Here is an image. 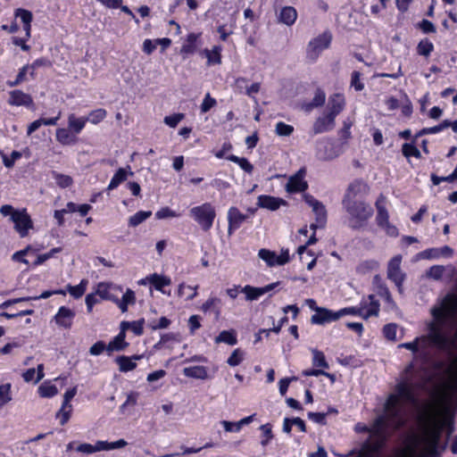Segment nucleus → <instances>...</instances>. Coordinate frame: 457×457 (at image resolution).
<instances>
[{
    "label": "nucleus",
    "instance_id": "obj_1",
    "mask_svg": "<svg viewBox=\"0 0 457 457\" xmlns=\"http://www.w3.org/2000/svg\"><path fill=\"white\" fill-rule=\"evenodd\" d=\"M456 312L457 295H447L440 307H434L431 310L434 320L428 324V335L416 337L411 342L403 343L399 347L416 353L419 352V343H428L436 349L447 353L453 358L449 370H457V355L453 353L456 348V339L442 330L443 327L447 324L450 319L455 316Z\"/></svg>",
    "mask_w": 457,
    "mask_h": 457
},
{
    "label": "nucleus",
    "instance_id": "obj_2",
    "mask_svg": "<svg viewBox=\"0 0 457 457\" xmlns=\"http://www.w3.org/2000/svg\"><path fill=\"white\" fill-rule=\"evenodd\" d=\"M369 187L361 179H355L351 182L344 195L342 205L353 222V228H360L366 225L373 216L374 210L366 201L357 198L359 195H366Z\"/></svg>",
    "mask_w": 457,
    "mask_h": 457
},
{
    "label": "nucleus",
    "instance_id": "obj_3",
    "mask_svg": "<svg viewBox=\"0 0 457 457\" xmlns=\"http://www.w3.org/2000/svg\"><path fill=\"white\" fill-rule=\"evenodd\" d=\"M445 423L432 420L428 426L422 430V436L419 437V445H424V451L420 457H440V454L446 448V444L440 445V440L444 430Z\"/></svg>",
    "mask_w": 457,
    "mask_h": 457
},
{
    "label": "nucleus",
    "instance_id": "obj_4",
    "mask_svg": "<svg viewBox=\"0 0 457 457\" xmlns=\"http://www.w3.org/2000/svg\"><path fill=\"white\" fill-rule=\"evenodd\" d=\"M401 400L411 403L416 402L413 386L406 381L398 383L395 386V393L390 394L386 401L385 410L392 417L398 415Z\"/></svg>",
    "mask_w": 457,
    "mask_h": 457
},
{
    "label": "nucleus",
    "instance_id": "obj_5",
    "mask_svg": "<svg viewBox=\"0 0 457 457\" xmlns=\"http://www.w3.org/2000/svg\"><path fill=\"white\" fill-rule=\"evenodd\" d=\"M189 216L199 225L202 230L207 232L213 226L216 210L211 203H204L191 208Z\"/></svg>",
    "mask_w": 457,
    "mask_h": 457
},
{
    "label": "nucleus",
    "instance_id": "obj_6",
    "mask_svg": "<svg viewBox=\"0 0 457 457\" xmlns=\"http://www.w3.org/2000/svg\"><path fill=\"white\" fill-rule=\"evenodd\" d=\"M128 445L127 441L124 439H119L115 442H107V441H97L95 445H91L88 443L80 444L77 447V452L91 454L100 451H110L113 449H120Z\"/></svg>",
    "mask_w": 457,
    "mask_h": 457
},
{
    "label": "nucleus",
    "instance_id": "obj_7",
    "mask_svg": "<svg viewBox=\"0 0 457 457\" xmlns=\"http://www.w3.org/2000/svg\"><path fill=\"white\" fill-rule=\"evenodd\" d=\"M12 221L14 224V229L21 237H27L29 229L33 228V221L26 209L18 211L12 217Z\"/></svg>",
    "mask_w": 457,
    "mask_h": 457
},
{
    "label": "nucleus",
    "instance_id": "obj_8",
    "mask_svg": "<svg viewBox=\"0 0 457 457\" xmlns=\"http://www.w3.org/2000/svg\"><path fill=\"white\" fill-rule=\"evenodd\" d=\"M305 201L312 207V211L316 215V223L311 224V228L315 230L317 228H323L327 222V211L324 204L309 195H305Z\"/></svg>",
    "mask_w": 457,
    "mask_h": 457
},
{
    "label": "nucleus",
    "instance_id": "obj_9",
    "mask_svg": "<svg viewBox=\"0 0 457 457\" xmlns=\"http://www.w3.org/2000/svg\"><path fill=\"white\" fill-rule=\"evenodd\" d=\"M402 256L395 255L388 262L387 278L401 290L405 275L401 271Z\"/></svg>",
    "mask_w": 457,
    "mask_h": 457
},
{
    "label": "nucleus",
    "instance_id": "obj_10",
    "mask_svg": "<svg viewBox=\"0 0 457 457\" xmlns=\"http://www.w3.org/2000/svg\"><path fill=\"white\" fill-rule=\"evenodd\" d=\"M75 316L76 312L67 306H61L54 316L53 320L59 328L70 329L72 327Z\"/></svg>",
    "mask_w": 457,
    "mask_h": 457
},
{
    "label": "nucleus",
    "instance_id": "obj_11",
    "mask_svg": "<svg viewBox=\"0 0 457 457\" xmlns=\"http://www.w3.org/2000/svg\"><path fill=\"white\" fill-rule=\"evenodd\" d=\"M247 219L248 216L241 212L237 207L231 206L228 211V234L232 235Z\"/></svg>",
    "mask_w": 457,
    "mask_h": 457
},
{
    "label": "nucleus",
    "instance_id": "obj_12",
    "mask_svg": "<svg viewBox=\"0 0 457 457\" xmlns=\"http://www.w3.org/2000/svg\"><path fill=\"white\" fill-rule=\"evenodd\" d=\"M360 305L363 314L362 319L368 320L370 317L378 316L380 303L374 295H369L367 298H362L360 302Z\"/></svg>",
    "mask_w": 457,
    "mask_h": 457
},
{
    "label": "nucleus",
    "instance_id": "obj_13",
    "mask_svg": "<svg viewBox=\"0 0 457 457\" xmlns=\"http://www.w3.org/2000/svg\"><path fill=\"white\" fill-rule=\"evenodd\" d=\"M337 320H339L338 311L334 312L324 307H315V313L311 318L312 323L317 325H324Z\"/></svg>",
    "mask_w": 457,
    "mask_h": 457
},
{
    "label": "nucleus",
    "instance_id": "obj_14",
    "mask_svg": "<svg viewBox=\"0 0 457 457\" xmlns=\"http://www.w3.org/2000/svg\"><path fill=\"white\" fill-rule=\"evenodd\" d=\"M343 145H320L316 157L320 161H331L343 153Z\"/></svg>",
    "mask_w": 457,
    "mask_h": 457
},
{
    "label": "nucleus",
    "instance_id": "obj_15",
    "mask_svg": "<svg viewBox=\"0 0 457 457\" xmlns=\"http://www.w3.org/2000/svg\"><path fill=\"white\" fill-rule=\"evenodd\" d=\"M7 102L12 106H24L27 108L32 107L34 104L30 95L19 89L9 92V98Z\"/></svg>",
    "mask_w": 457,
    "mask_h": 457
},
{
    "label": "nucleus",
    "instance_id": "obj_16",
    "mask_svg": "<svg viewBox=\"0 0 457 457\" xmlns=\"http://www.w3.org/2000/svg\"><path fill=\"white\" fill-rule=\"evenodd\" d=\"M148 283L157 291L170 295V291L167 292L164 287L171 285V278L168 276L153 273L147 276Z\"/></svg>",
    "mask_w": 457,
    "mask_h": 457
},
{
    "label": "nucleus",
    "instance_id": "obj_17",
    "mask_svg": "<svg viewBox=\"0 0 457 457\" xmlns=\"http://www.w3.org/2000/svg\"><path fill=\"white\" fill-rule=\"evenodd\" d=\"M385 444L381 439H375L373 441L367 439L361 445L359 453L364 457H375L380 453Z\"/></svg>",
    "mask_w": 457,
    "mask_h": 457
},
{
    "label": "nucleus",
    "instance_id": "obj_18",
    "mask_svg": "<svg viewBox=\"0 0 457 457\" xmlns=\"http://www.w3.org/2000/svg\"><path fill=\"white\" fill-rule=\"evenodd\" d=\"M370 428V436L375 439H381L384 443H386V431L387 428V421L386 418L384 415L377 417L371 426Z\"/></svg>",
    "mask_w": 457,
    "mask_h": 457
},
{
    "label": "nucleus",
    "instance_id": "obj_19",
    "mask_svg": "<svg viewBox=\"0 0 457 457\" xmlns=\"http://www.w3.org/2000/svg\"><path fill=\"white\" fill-rule=\"evenodd\" d=\"M386 197L380 194L375 202L377 210L376 223L378 226L386 224L389 221V213L386 209Z\"/></svg>",
    "mask_w": 457,
    "mask_h": 457
},
{
    "label": "nucleus",
    "instance_id": "obj_20",
    "mask_svg": "<svg viewBox=\"0 0 457 457\" xmlns=\"http://www.w3.org/2000/svg\"><path fill=\"white\" fill-rule=\"evenodd\" d=\"M200 310L204 312H213L215 320H219L222 312V301L217 296H210L200 307Z\"/></svg>",
    "mask_w": 457,
    "mask_h": 457
},
{
    "label": "nucleus",
    "instance_id": "obj_21",
    "mask_svg": "<svg viewBox=\"0 0 457 457\" xmlns=\"http://www.w3.org/2000/svg\"><path fill=\"white\" fill-rule=\"evenodd\" d=\"M112 288L122 292V287L120 286H116L109 282H99L96 294L98 295L102 300L116 302L118 301V296L110 293Z\"/></svg>",
    "mask_w": 457,
    "mask_h": 457
},
{
    "label": "nucleus",
    "instance_id": "obj_22",
    "mask_svg": "<svg viewBox=\"0 0 457 457\" xmlns=\"http://www.w3.org/2000/svg\"><path fill=\"white\" fill-rule=\"evenodd\" d=\"M330 42L331 35L328 33H323L310 42L308 46L309 52L313 53L316 57L320 52L328 47Z\"/></svg>",
    "mask_w": 457,
    "mask_h": 457
},
{
    "label": "nucleus",
    "instance_id": "obj_23",
    "mask_svg": "<svg viewBox=\"0 0 457 457\" xmlns=\"http://www.w3.org/2000/svg\"><path fill=\"white\" fill-rule=\"evenodd\" d=\"M258 205L261 208L268 209L270 211L278 210L281 205L287 204V202L279 197H275L267 195H261L258 196Z\"/></svg>",
    "mask_w": 457,
    "mask_h": 457
},
{
    "label": "nucleus",
    "instance_id": "obj_24",
    "mask_svg": "<svg viewBox=\"0 0 457 457\" xmlns=\"http://www.w3.org/2000/svg\"><path fill=\"white\" fill-rule=\"evenodd\" d=\"M335 119L329 113L319 117L313 124L315 133H323L331 130L335 127Z\"/></svg>",
    "mask_w": 457,
    "mask_h": 457
},
{
    "label": "nucleus",
    "instance_id": "obj_25",
    "mask_svg": "<svg viewBox=\"0 0 457 457\" xmlns=\"http://www.w3.org/2000/svg\"><path fill=\"white\" fill-rule=\"evenodd\" d=\"M345 105V96L338 93L334 94L328 99V113L336 118L343 111Z\"/></svg>",
    "mask_w": 457,
    "mask_h": 457
},
{
    "label": "nucleus",
    "instance_id": "obj_26",
    "mask_svg": "<svg viewBox=\"0 0 457 457\" xmlns=\"http://www.w3.org/2000/svg\"><path fill=\"white\" fill-rule=\"evenodd\" d=\"M126 332L120 328V331L117 336L113 337L112 341L107 345V352L110 353L113 351H124L128 346L129 343L126 342Z\"/></svg>",
    "mask_w": 457,
    "mask_h": 457
},
{
    "label": "nucleus",
    "instance_id": "obj_27",
    "mask_svg": "<svg viewBox=\"0 0 457 457\" xmlns=\"http://www.w3.org/2000/svg\"><path fill=\"white\" fill-rule=\"evenodd\" d=\"M406 448L397 457H415L416 449L419 446V437L417 435L412 434L405 439Z\"/></svg>",
    "mask_w": 457,
    "mask_h": 457
},
{
    "label": "nucleus",
    "instance_id": "obj_28",
    "mask_svg": "<svg viewBox=\"0 0 457 457\" xmlns=\"http://www.w3.org/2000/svg\"><path fill=\"white\" fill-rule=\"evenodd\" d=\"M296 18V10L292 6H285L280 10L278 21L287 26H291L295 23Z\"/></svg>",
    "mask_w": 457,
    "mask_h": 457
},
{
    "label": "nucleus",
    "instance_id": "obj_29",
    "mask_svg": "<svg viewBox=\"0 0 457 457\" xmlns=\"http://www.w3.org/2000/svg\"><path fill=\"white\" fill-rule=\"evenodd\" d=\"M453 253V250L448 245L440 248H429L421 253L424 257L428 259L439 258L440 256L451 257Z\"/></svg>",
    "mask_w": 457,
    "mask_h": 457
},
{
    "label": "nucleus",
    "instance_id": "obj_30",
    "mask_svg": "<svg viewBox=\"0 0 457 457\" xmlns=\"http://www.w3.org/2000/svg\"><path fill=\"white\" fill-rule=\"evenodd\" d=\"M308 186L306 181L298 175L291 177L287 185V189L290 193H300L307 189Z\"/></svg>",
    "mask_w": 457,
    "mask_h": 457
},
{
    "label": "nucleus",
    "instance_id": "obj_31",
    "mask_svg": "<svg viewBox=\"0 0 457 457\" xmlns=\"http://www.w3.org/2000/svg\"><path fill=\"white\" fill-rule=\"evenodd\" d=\"M449 126H452L453 130L454 132H457V120L453 121V123L448 122L447 120H445L443 123H441L438 126H435L432 128L423 129L420 130L414 137L413 142L416 141L420 136L425 134H430V133H436L443 129L448 128Z\"/></svg>",
    "mask_w": 457,
    "mask_h": 457
},
{
    "label": "nucleus",
    "instance_id": "obj_32",
    "mask_svg": "<svg viewBox=\"0 0 457 457\" xmlns=\"http://www.w3.org/2000/svg\"><path fill=\"white\" fill-rule=\"evenodd\" d=\"M183 373L187 378L205 379L208 377L207 369L204 366H192L184 369Z\"/></svg>",
    "mask_w": 457,
    "mask_h": 457
},
{
    "label": "nucleus",
    "instance_id": "obj_33",
    "mask_svg": "<svg viewBox=\"0 0 457 457\" xmlns=\"http://www.w3.org/2000/svg\"><path fill=\"white\" fill-rule=\"evenodd\" d=\"M86 122L85 117L77 118L73 113L68 117V128L70 131L75 134H79L83 129Z\"/></svg>",
    "mask_w": 457,
    "mask_h": 457
},
{
    "label": "nucleus",
    "instance_id": "obj_34",
    "mask_svg": "<svg viewBox=\"0 0 457 457\" xmlns=\"http://www.w3.org/2000/svg\"><path fill=\"white\" fill-rule=\"evenodd\" d=\"M216 343H225L228 345L237 344V333L235 330H222L215 338Z\"/></svg>",
    "mask_w": 457,
    "mask_h": 457
},
{
    "label": "nucleus",
    "instance_id": "obj_35",
    "mask_svg": "<svg viewBox=\"0 0 457 457\" xmlns=\"http://www.w3.org/2000/svg\"><path fill=\"white\" fill-rule=\"evenodd\" d=\"M144 323H145L144 319H140L138 320H135V321H131V322L122 321L120 323V328H122L124 331L127 328H130L136 336H141L144 333Z\"/></svg>",
    "mask_w": 457,
    "mask_h": 457
},
{
    "label": "nucleus",
    "instance_id": "obj_36",
    "mask_svg": "<svg viewBox=\"0 0 457 457\" xmlns=\"http://www.w3.org/2000/svg\"><path fill=\"white\" fill-rule=\"evenodd\" d=\"M116 363L119 365V370L121 372H129L137 368V363L132 361L129 356L120 355L115 359Z\"/></svg>",
    "mask_w": 457,
    "mask_h": 457
},
{
    "label": "nucleus",
    "instance_id": "obj_37",
    "mask_svg": "<svg viewBox=\"0 0 457 457\" xmlns=\"http://www.w3.org/2000/svg\"><path fill=\"white\" fill-rule=\"evenodd\" d=\"M326 101V94L321 89L315 91L314 96L309 104L304 105L305 111L309 112L313 108L322 106Z\"/></svg>",
    "mask_w": 457,
    "mask_h": 457
},
{
    "label": "nucleus",
    "instance_id": "obj_38",
    "mask_svg": "<svg viewBox=\"0 0 457 457\" xmlns=\"http://www.w3.org/2000/svg\"><path fill=\"white\" fill-rule=\"evenodd\" d=\"M312 366L323 370L329 368L323 352L317 349L312 350Z\"/></svg>",
    "mask_w": 457,
    "mask_h": 457
},
{
    "label": "nucleus",
    "instance_id": "obj_39",
    "mask_svg": "<svg viewBox=\"0 0 457 457\" xmlns=\"http://www.w3.org/2000/svg\"><path fill=\"white\" fill-rule=\"evenodd\" d=\"M220 46H213L212 50L205 49L204 54L207 58V64H220L221 62Z\"/></svg>",
    "mask_w": 457,
    "mask_h": 457
},
{
    "label": "nucleus",
    "instance_id": "obj_40",
    "mask_svg": "<svg viewBox=\"0 0 457 457\" xmlns=\"http://www.w3.org/2000/svg\"><path fill=\"white\" fill-rule=\"evenodd\" d=\"M127 179V172L123 168L118 169V170L112 176L107 189L113 190L117 188L122 182Z\"/></svg>",
    "mask_w": 457,
    "mask_h": 457
},
{
    "label": "nucleus",
    "instance_id": "obj_41",
    "mask_svg": "<svg viewBox=\"0 0 457 457\" xmlns=\"http://www.w3.org/2000/svg\"><path fill=\"white\" fill-rule=\"evenodd\" d=\"M87 283H88V281L84 278L79 282V285H76V286L68 285L67 291L75 299H79L85 294Z\"/></svg>",
    "mask_w": 457,
    "mask_h": 457
},
{
    "label": "nucleus",
    "instance_id": "obj_42",
    "mask_svg": "<svg viewBox=\"0 0 457 457\" xmlns=\"http://www.w3.org/2000/svg\"><path fill=\"white\" fill-rule=\"evenodd\" d=\"M152 215L151 211H138L134 215L130 216L129 219V227H137L145 220L150 218Z\"/></svg>",
    "mask_w": 457,
    "mask_h": 457
},
{
    "label": "nucleus",
    "instance_id": "obj_43",
    "mask_svg": "<svg viewBox=\"0 0 457 457\" xmlns=\"http://www.w3.org/2000/svg\"><path fill=\"white\" fill-rule=\"evenodd\" d=\"M240 292L245 295V299L247 301L257 300L263 295L262 289L261 287H254L250 285H246L241 288Z\"/></svg>",
    "mask_w": 457,
    "mask_h": 457
},
{
    "label": "nucleus",
    "instance_id": "obj_44",
    "mask_svg": "<svg viewBox=\"0 0 457 457\" xmlns=\"http://www.w3.org/2000/svg\"><path fill=\"white\" fill-rule=\"evenodd\" d=\"M198 37H199L198 34L190 33L187 36V43L182 46V47L180 49V53L182 54H193L196 49L195 42H196Z\"/></svg>",
    "mask_w": 457,
    "mask_h": 457
},
{
    "label": "nucleus",
    "instance_id": "obj_45",
    "mask_svg": "<svg viewBox=\"0 0 457 457\" xmlns=\"http://www.w3.org/2000/svg\"><path fill=\"white\" fill-rule=\"evenodd\" d=\"M378 266V263L377 261L375 260H365V261H362L357 266H356V272L358 274H361V275H364V274H367L370 271H372L373 270L377 269Z\"/></svg>",
    "mask_w": 457,
    "mask_h": 457
},
{
    "label": "nucleus",
    "instance_id": "obj_46",
    "mask_svg": "<svg viewBox=\"0 0 457 457\" xmlns=\"http://www.w3.org/2000/svg\"><path fill=\"white\" fill-rule=\"evenodd\" d=\"M260 430L262 431V440L261 445L265 447L270 444V442L274 437L272 432V426L270 423L263 424L260 427Z\"/></svg>",
    "mask_w": 457,
    "mask_h": 457
},
{
    "label": "nucleus",
    "instance_id": "obj_47",
    "mask_svg": "<svg viewBox=\"0 0 457 457\" xmlns=\"http://www.w3.org/2000/svg\"><path fill=\"white\" fill-rule=\"evenodd\" d=\"M38 393L42 397L51 398L58 394V389L55 385L51 383H43L38 387Z\"/></svg>",
    "mask_w": 457,
    "mask_h": 457
},
{
    "label": "nucleus",
    "instance_id": "obj_48",
    "mask_svg": "<svg viewBox=\"0 0 457 457\" xmlns=\"http://www.w3.org/2000/svg\"><path fill=\"white\" fill-rule=\"evenodd\" d=\"M105 117L106 111L103 108H99L90 112L89 114L85 118L87 121L96 125L101 122Z\"/></svg>",
    "mask_w": 457,
    "mask_h": 457
},
{
    "label": "nucleus",
    "instance_id": "obj_49",
    "mask_svg": "<svg viewBox=\"0 0 457 457\" xmlns=\"http://www.w3.org/2000/svg\"><path fill=\"white\" fill-rule=\"evenodd\" d=\"M258 255L269 266L277 265V253L275 252L263 248L259 251Z\"/></svg>",
    "mask_w": 457,
    "mask_h": 457
},
{
    "label": "nucleus",
    "instance_id": "obj_50",
    "mask_svg": "<svg viewBox=\"0 0 457 457\" xmlns=\"http://www.w3.org/2000/svg\"><path fill=\"white\" fill-rule=\"evenodd\" d=\"M244 358L245 352L240 348H237L232 352L230 356L228 358L227 363L231 367H235L239 365L243 361Z\"/></svg>",
    "mask_w": 457,
    "mask_h": 457
},
{
    "label": "nucleus",
    "instance_id": "obj_51",
    "mask_svg": "<svg viewBox=\"0 0 457 457\" xmlns=\"http://www.w3.org/2000/svg\"><path fill=\"white\" fill-rule=\"evenodd\" d=\"M227 159L235 163H237L240 166V168L244 170L245 172L250 173L253 170V165L249 162V161L246 158L238 157L231 154L228 157H227Z\"/></svg>",
    "mask_w": 457,
    "mask_h": 457
},
{
    "label": "nucleus",
    "instance_id": "obj_52",
    "mask_svg": "<svg viewBox=\"0 0 457 457\" xmlns=\"http://www.w3.org/2000/svg\"><path fill=\"white\" fill-rule=\"evenodd\" d=\"M302 375L303 377H319V376H324L330 379L331 382H334L335 381V375L334 374H331V373H328L327 371H325V370H315V369H307V370H303L302 371Z\"/></svg>",
    "mask_w": 457,
    "mask_h": 457
},
{
    "label": "nucleus",
    "instance_id": "obj_53",
    "mask_svg": "<svg viewBox=\"0 0 457 457\" xmlns=\"http://www.w3.org/2000/svg\"><path fill=\"white\" fill-rule=\"evenodd\" d=\"M11 400V384L6 383L0 385V407L5 405Z\"/></svg>",
    "mask_w": 457,
    "mask_h": 457
},
{
    "label": "nucleus",
    "instance_id": "obj_54",
    "mask_svg": "<svg viewBox=\"0 0 457 457\" xmlns=\"http://www.w3.org/2000/svg\"><path fill=\"white\" fill-rule=\"evenodd\" d=\"M383 336L387 340L395 342L396 341V332H397V325L395 323H388L383 327L382 329Z\"/></svg>",
    "mask_w": 457,
    "mask_h": 457
},
{
    "label": "nucleus",
    "instance_id": "obj_55",
    "mask_svg": "<svg viewBox=\"0 0 457 457\" xmlns=\"http://www.w3.org/2000/svg\"><path fill=\"white\" fill-rule=\"evenodd\" d=\"M434 49L433 44L428 40H421L417 46V52L419 54L428 57Z\"/></svg>",
    "mask_w": 457,
    "mask_h": 457
},
{
    "label": "nucleus",
    "instance_id": "obj_56",
    "mask_svg": "<svg viewBox=\"0 0 457 457\" xmlns=\"http://www.w3.org/2000/svg\"><path fill=\"white\" fill-rule=\"evenodd\" d=\"M54 178L56 184L62 188L69 187L73 183L72 178L68 175L54 172Z\"/></svg>",
    "mask_w": 457,
    "mask_h": 457
},
{
    "label": "nucleus",
    "instance_id": "obj_57",
    "mask_svg": "<svg viewBox=\"0 0 457 457\" xmlns=\"http://www.w3.org/2000/svg\"><path fill=\"white\" fill-rule=\"evenodd\" d=\"M338 315H339V319L345 315H354V316H359L361 318H362V311H361V305L359 304L358 306H351V307H345V308H343V309H340L338 311Z\"/></svg>",
    "mask_w": 457,
    "mask_h": 457
},
{
    "label": "nucleus",
    "instance_id": "obj_58",
    "mask_svg": "<svg viewBox=\"0 0 457 457\" xmlns=\"http://www.w3.org/2000/svg\"><path fill=\"white\" fill-rule=\"evenodd\" d=\"M170 323V320L163 316L161 317L158 320H153L149 322L148 326L152 330H158L162 328H167Z\"/></svg>",
    "mask_w": 457,
    "mask_h": 457
},
{
    "label": "nucleus",
    "instance_id": "obj_59",
    "mask_svg": "<svg viewBox=\"0 0 457 457\" xmlns=\"http://www.w3.org/2000/svg\"><path fill=\"white\" fill-rule=\"evenodd\" d=\"M403 154L405 157H420V152L417 145H403Z\"/></svg>",
    "mask_w": 457,
    "mask_h": 457
},
{
    "label": "nucleus",
    "instance_id": "obj_60",
    "mask_svg": "<svg viewBox=\"0 0 457 457\" xmlns=\"http://www.w3.org/2000/svg\"><path fill=\"white\" fill-rule=\"evenodd\" d=\"M184 118L185 115L183 113H174L164 117L163 121L170 128H175Z\"/></svg>",
    "mask_w": 457,
    "mask_h": 457
},
{
    "label": "nucleus",
    "instance_id": "obj_61",
    "mask_svg": "<svg viewBox=\"0 0 457 457\" xmlns=\"http://www.w3.org/2000/svg\"><path fill=\"white\" fill-rule=\"evenodd\" d=\"M137 398H138V393L137 392L131 391L130 393H129L128 395H127L126 401L120 407V411H124V410L128 406L134 407L135 405H137Z\"/></svg>",
    "mask_w": 457,
    "mask_h": 457
},
{
    "label": "nucleus",
    "instance_id": "obj_62",
    "mask_svg": "<svg viewBox=\"0 0 457 457\" xmlns=\"http://www.w3.org/2000/svg\"><path fill=\"white\" fill-rule=\"evenodd\" d=\"M202 318L199 315H191L188 319V328L190 334L194 335L197 329L201 328Z\"/></svg>",
    "mask_w": 457,
    "mask_h": 457
},
{
    "label": "nucleus",
    "instance_id": "obj_63",
    "mask_svg": "<svg viewBox=\"0 0 457 457\" xmlns=\"http://www.w3.org/2000/svg\"><path fill=\"white\" fill-rule=\"evenodd\" d=\"M15 16L21 18V20L24 23V25H28L29 23H31L32 18H33L31 12L22 9V8H18L15 11Z\"/></svg>",
    "mask_w": 457,
    "mask_h": 457
},
{
    "label": "nucleus",
    "instance_id": "obj_64",
    "mask_svg": "<svg viewBox=\"0 0 457 457\" xmlns=\"http://www.w3.org/2000/svg\"><path fill=\"white\" fill-rule=\"evenodd\" d=\"M216 100L212 98L209 93H207L201 104V112L204 113L209 112L212 107L216 105Z\"/></svg>",
    "mask_w": 457,
    "mask_h": 457
}]
</instances>
